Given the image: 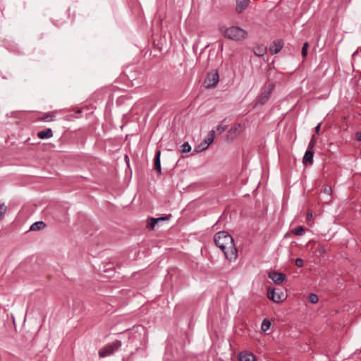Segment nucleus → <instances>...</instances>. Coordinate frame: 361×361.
<instances>
[{
    "mask_svg": "<svg viewBox=\"0 0 361 361\" xmlns=\"http://www.w3.org/2000/svg\"><path fill=\"white\" fill-rule=\"evenodd\" d=\"M323 192L327 195V198L326 200V202H330L331 201V193H332V190H331V188L329 185H326L324 187V190H323Z\"/></svg>",
    "mask_w": 361,
    "mask_h": 361,
    "instance_id": "obj_17",
    "label": "nucleus"
},
{
    "mask_svg": "<svg viewBox=\"0 0 361 361\" xmlns=\"http://www.w3.org/2000/svg\"><path fill=\"white\" fill-rule=\"evenodd\" d=\"M122 345L119 340H116L111 343L106 344L99 350V356L100 357H105L111 355L115 351L118 350Z\"/></svg>",
    "mask_w": 361,
    "mask_h": 361,
    "instance_id": "obj_3",
    "label": "nucleus"
},
{
    "mask_svg": "<svg viewBox=\"0 0 361 361\" xmlns=\"http://www.w3.org/2000/svg\"><path fill=\"white\" fill-rule=\"evenodd\" d=\"M309 301L312 303L315 304L318 302V296L314 293H310L308 296Z\"/></svg>",
    "mask_w": 361,
    "mask_h": 361,
    "instance_id": "obj_24",
    "label": "nucleus"
},
{
    "mask_svg": "<svg viewBox=\"0 0 361 361\" xmlns=\"http://www.w3.org/2000/svg\"><path fill=\"white\" fill-rule=\"evenodd\" d=\"M239 361H255V357L251 353L243 351L239 354Z\"/></svg>",
    "mask_w": 361,
    "mask_h": 361,
    "instance_id": "obj_13",
    "label": "nucleus"
},
{
    "mask_svg": "<svg viewBox=\"0 0 361 361\" xmlns=\"http://www.w3.org/2000/svg\"><path fill=\"white\" fill-rule=\"evenodd\" d=\"M254 52H255V54L256 55L261 56H263L265 54L266 49L263 46L258 47L255 49Z\"/></svg>",
    "mask_w": 361,
    "mask_h": 361,
    "instance_id": "obj_21",
    "label": "nucleus"
},
{
    "mask_svg": "<svg viewBox=\"0 0 361 361\" xmlns=\"http://www.w3.org/2000/svg\"><path fill=\"white\" fill-rule=\"evenodd\" d=\"M7 207L4 204H0V221H1L6 212Z\"/></svg>",
    "mask_w": 361,
    "mask_h": 361,
    "instance_id": "obj_23",
    "label": "nucleus"
},
{
    "mask_svg": "<svg viewBox=\"0 0 361 361\" xmlns=\"http://www.w3.org/2000/svg\"><path fill=\"white\" fill-rule=\"evenodd\" d=\"M56 111H49L44 113L43 116L39 118V121H44V122H50L55 119V117L56 116Z\"/></svg>",
    "mask_w": 361,
    "mask_h": 361,
    "instance_id": "obj_11",
    "label": "nucleus"
},
{
    "mask_svg": "<svg viewBox=\"0 0 361 361\" xmlns=\"http://www.w3.org/2000/svg\"><path fill=\"white\" fill-rule=\"evenodd\" d=\"M219 80V73L216 71L214 72L208 73L204 81L206 87L212 88L214 87Z\"/></svg>",
    "mask_w": 361,
    "mask_h": 361,
    "instance_id": "obj_5",
    "label": "nucleus"
},
{
    "mask_svg": "<svg viewBox=\"0 0 361 361\" xmlns=\"http://www.w3.org/2000/svg\"><path fill=\"white\" fill-rule=\"evenodd\" d=\"M46 227V224L42 221H36L31 225L30 231H40Z\"/></svg>",
    "mask_w": 361,
    "mask_h": 361,
    "instance_id": "obj_16",
    "label": "nucleus"
},
{
    "mask_svg": "<svg viewBox=\"0 0 361 361\" xmlns=\"http://www.w3.org/2000/svg\"><path fill=\"white\" fill-rule=\"evenodd\" d=\"M238 130L237 127H233L228 130L229 134L235 133Z\"/></svg>",
    "mask_w": 361,
    "mask_h": 361,
    "instance_id": "obj_29",
    "label": "nucleus"
},
{
    "mask_svg": "<svg viewBox=\"0 0 361 361\" xmlns=\"http://www.w3.org/2000/svg\"><path fill=\"white\" fill-rule=\"evenodd\" d=\"M312 212H310L307 214V219H310V218H312Z\"/></svg>",
    "mask_w": 361,
    "mask_h": 361,
    "instance_id": "obj_32",
    "label": "nucleus"
},
{
    "mask_svg": "<svg viewBox=\"0 0 361 361\" xmlns=\"http://www.w3.org/2000/svg\"><path fill=\"white\" fill-rule=\"evenodd\" d=\"M268 297L275 302H281L286 300V295L279 288L268 289Z\"/></svg>",
    "mask_w": 361,
    "mask_h": 361,
    "instance_id": "obj_4",
    "label": "nucleus"
},
{
    "mask_svg": "<svg viewBox=\"0 0 361 361\" xmlns=\"http://www.w3.org/2000/svg\"><path fill=\"white\" fill-rule=\"evenodd\" d=\"M292 233L295 235L302 236L305 234V229L302 226H299L293 228Z\"/></svg>",
    "mask_w": 361,
    "mask_h": 361,
    "instance_id": "obj_19",
    "label": "nucleus"
},
{
    "mask_svg": "<svg viewBox=\"0 0 361 361\" xmlns=\"http://www.w3.org/2000/svg\"><path fill=\"white\" fill-rule=\"evenodd\" d=\"M295 265L298 267H302L304 264L303 263V260L300 258H298L295 259Z\"/></svg>",
    "mask_w": 361,
    "mask_h": 361,
    "instance_id": "obj_28",
    "label": "nucleus"
},
{
    "mask_svg": "<svg viewBox=\"0 0 361 361\" xmlns=\"http://www.w3.org/2000/svg\"><path fill=\"white\" fill-rule=\"evenodd\" d=\"M321 123H319L316 127H315V132L317 133H319V130H320V126H321Z\"/></svg>",
    "mask_w": 361,
    "mask_h": 361,
    "instance_id": "obj_31",
    "label": "nucleus"
},
{
    "mask_svg": "<svg viewBox=\"0 0 361 361\" xmlns=\"http://www.w3.org/2000/svg\"><path fill=\"white\" fill-rule=\"evenodd\" d=\"M315 143H316V140H315V135H313L312 136V138L308 144V147H307V150H312L313 147H314L315 145Z\"/></svg>",
    "mask_w": 361,
    "mask_h": 361,
    "instance_id": "obj_25",
    "label": "nucleus"
},
{
    "mask_svg": "<svg viewBox=\"0 0 361 361\" xmlns=\"http://www.w3.org/2000/svg\"><path fill=\"white\" fill-rule=\"evenodd\" d=\"M307 47H308V43L305 42L302 45V56L303 57H305L307 54Z\"/></svg>",
    "mask_w": 361,
    "mask_h": 361,
    "instance_id": "obj_26",
    "label": "nucleus"
},
{
    "mask_svg": "<svg viewBox=\"0 0 361 361\" xmlns=\"http://www.w3.org/2000/svg\"><path fill=\"white\" fill-rule=\"evenodd\" d=\"M274 88V85L273 84H269L265 90H264L260 95L259 96L258 100L259 102L262 104H264L270 97L271 92Z\"/></svg>",
    "mask_w": 361,
    "mask_h": 361,
    "instance_id": "obj_6",
    "label": "nucleus"
},
{
    "mask_svg": "<svg viewBox=\"0 0 361 361\" xmlns=\"http://www.w3.org/2000/svg\"><path fill=\"white\" fill-rule=\"evenodd\" d=\"M224 35L228 39L239 41L245 39L247 32L239 27L233 26L225 30Z\"/></svg>",
    "mask_w": 361,
    "mask_h": 361,
    "instance_id": "obj_2",
    "label": "nucleus"
},
{
    "mask_svg": "<svg viewBox=\"0 0 361 361\" xmlns=\"http://www.w3.org/2000/svg\"><path fill=\"white\" fill-rule=\"evenodd\" d=\"M250 0H236L235 9L238 13H242L250 4Z\"/></svg>",
    "mask_w": 361,
    "mask_h": 361,
    "instance_id": "obj_10",
    "label": "nucleus"
},
{
    "mask_svg": "<svg viewBox=\"0 0 361 361\" xmlns=\"http://www.w3.org/2000/svg\"><path fill=\"white\" fill-rule=\"evenodd\" d=\"M169 219V217H167V216H164V217H159V218H156V219H154V218H151V219H150V221H151V222H150V224H149V226H150V227H151V228H152V229H154L157 223H158V222H159V221H164V220H166V219Z\"/></svg>",
    "mask_w": 361,
    "mask_h": 361,
    "instance_id": "obj_18",
    "label": "nucleus"
},
{
    "mask_svg": "<svg viewBox=\"0 0 361 361\" xmlns=\"http://www.w3.org/2000/svg\"><path fill=\"white\" fill-rule=\"evenodd\" d=\"M356 139L358 140V141H361V132H357L356 133Z\"/></svg>",
    "mask_w": 361,
    "mask_h": 361,
    "instance_id": "obj_30",
    "label": "nucleus"
},
{
    "mask_svg": "<svg viewBox=\"0 0 361 361\" xmlns=\"http://www.w3.org/2000/svg\"><path fill=\"white\" fill-rule=\"evenodd\" d=\"M214 138L215 131L212 130L208 133L204 140L200 144V146H202V147L200 151L207 149L213 142Z\"/></svg>",
    "mask_w": 361,
    "mask_h": 361,
    "instance_id": "obj_8",
    "label": "nucleus"
},
{
    "mask_svg": "<svg viewBox=\"0 0 361 361\" xmlns=\"http://www.w3.org/2000/svg\"><path fill=\"white\" fill-rule=\"evenodd\" d=\"M215 244L224 253L225 257L229 261L235 260L238 251L234 244L233 237L226 231L216 233L214 238Z\"/></svg>",
    "mask_w": 361,
    "mask_h": 361,
    "instance_id": "obj_1",
    "label": "nucleus"
},
{
    "mask_svg": "<svg viewBox=\"0 0 361 361\" xmlns=\"http://www.w3.org/2000/svg\"><path fill=\"white\" fill-rule=\"evenodd\" d=\"M271 326V322L269 319H264L262 321V325H261V329L262 331L266 332L269 330Z\"/></svg>",
    "mask_w": 361,
    "mask_h": 361,
    "instance_id": "obj_20",
    "label": "nucleus"
},
{
    "mask_svg": "<svg viewBox=\"0 0 361 361\" xmlns=\"http://www.w3.org/2000/svg\"><path fill=\"white\" fill-rule=\"evenodd\" d=\"M37 137L40 139H48L53 137V133L51 128H47L37 133Z\"/></svg>",
    "mask_w": 361,
    "mask_h": 361,
    "instance_id": "obj_14",
    "label": "nucleus"
},
{
    "mask_svg": "<svg viewBox=\"0 0 361 361\" xmlns=\"http://www.w3.org/2000/svg\"><path fill=\"white\" fill-rule=\"evenodd\" d=\"M161 151L158 150L156 152L155 157H154V169L157 171L159 174H161Z\"/></svg>",
    "mask_w": 361,
    "mask_h": 361,
    "instance_id": "obj_15",
    "label": "nucleus"
},
{
    "mask_svg": "<svg viewBox=\"0 0 361 361\" xmlns=\"http://www.w3.org/2000/svg\"><path fill=\"white\" fill-rule=\"evenodd\" d=\"M227 128L226 125H219L216 128V130L219 134L223 133Z\"/></svg>",
    "mask_w": 361,
    "mask_h": 361,
    "instance_id": "obj_27",
    "label": "nucleus"
},
{
    "mask_svg": "<svg viewBox=\"0 0 361 361\" xmlns=\"http://www.w3.org/2000/svg\"><path fill=\"white\" fill-rule=\"evenodd\" d=\"M283 42L281 39L274 41L269 47V51L271 54L279 53L283 48Z\"/></svg>",
    "mask_w": 361,
    "mask_h": 361,
    "instance_id": "obj_9",
    "label": "nucleus"
},
{
    "mask_svg": "<svg viewBox=\"0 0 361 361\" xmlns=\"http://www.w3.org/2000/svg\"><path fill=\"white\" fill-rule=\"evenodd\" d=\"M268 276L276 284H281L286 280V278L284 274L279 273L275 271L269 272Z\"/></svg>",
    "mask_w": 361,
    "mask_h": 361,
    "instance_id": "obj_7",
    "label": "nucleus"
},
{
    "mask_svg": "<svg viewBox=\"0 0 361 361\" xmlns=\"http://www.w3.org/2000/svg\"><path fill=\"white\" fill-rule=\"evenodd\" d=\"M314 152L313 150H307L303 157L302 162L305 165H312L313 163Z\"/></svg>",
    "mask_w": 361,
    "mask_h": 361,
    "instance_id": "obj_12",
    "label": "nucleus"
},
{
    "mask_svg": "<svg viewBox=\"0 0 361 361\" xmlns=\"http://www.w3.org/2000/svg\"><path fill=\"white\" fill-rule=\"evenodd\" d=\"M180 147V151L183 153L189 152L191 150V147L188 142H184Z\"/></svg>",
    "mask_w": 361,
    "mask_h": 361,
    "instance_id": "obj_22",
    "label": "nucleus"
}]
</instances>
